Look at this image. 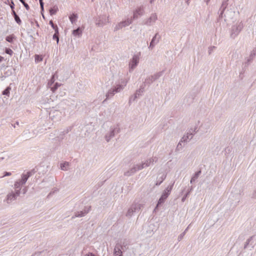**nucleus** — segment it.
<instances>
[{"label":"nucleus","instance_id":"obj_1","mask_svg":"<svg viewBox=\"0 0 256 256\" xmlns=\"http://www.w3.org/2000/svg\"><path fill=\"white\" fill-rule=\"evenodd\" d=\"M158 158L156 157H152L146 160L144 162H142L140 163L134 164L133 166L130 168V170L124 172V175L125 176H130L135 174L136 172L141 170L144 168L148 167L152 164H153L154 162H156Z\"/></svg>","mask_w":256,"mask_h":256},{"label":"nucleus","instance_id":"obj_41","mask_svg":"<svg viewBox=\"0 0 256 256\" xmlns=\"http://www.w3.org/2000/svg\"><path fill=\"white\" fill-rule=\"evenodd\" d=\"M50 24L51 25L52 27L56 30V28H58L56 25H54L52 20L50 22Z\"/></svg>","mask_w":256,"mask_h":256},{"label":"nucleus","instance_id":"obj_15","mask_svg":"<svg viewBox=\"0 0 256 256\" xmlns=\"http://www.w3.org/2000/svg\"><path fill=\"white\" fill-rule=\"evenodd\" d=\"M108 22V16H100L96 19V24L98 26L102 27Z\"/></svg>","mask_w":256,"mask_h":256},{"label":"nucleus","instance_id":"obj_24","mask_svg":"<svg viewBox=\"0 0 256 256\" xmlns=\"http://www.w3.org/2000/svg\"><path fill=\"white\" fill-rule=\"evenodd\" d=\"M12 14L14 18V20H16V22L18 24H20L21 23H22V21L20 18V17L18 16V15H17V14H16V12H15V11L14 10H12Z\"/></svg>","mask_w":256,"mask_h":256},{"label":"nucleus","instance_id":"obj_50","mask_svg":"<svg viewBox=\"0 0 256 256\" xmlns=\"http://www.w3.org/2000/svg\"><path fill=\"white\" fill-rule=\"evenodd\" d=\"M23 194H25L26 192V188H24L22 190Z\"/></svg>","mask_w":256,"mask_h":256},{"label":"nucleus","instance_id":"obj_37","mask_svg":"<svg viewBox=\"0 0 256 256\" xmlns=\"http://www.w3.org/2000/svg\"><path fill=\"white\" fill-rule=\"evenodd\" d=\"M71 130V128H67L66 130H64V131L62 132V135L64 136L65 134H68L70 131Z\"/></svg>","mask_w":256,"mask_h":256},{"label":"nucleus","instance_id":"obj_28","mask_svg":"<svg viewBox=\"0 0 256 256\" xmlns=\"http://www.w3.org/2000/svg\"><path fill=\"white\" fill-rule=\"evenodd\" d=\"M200 173L201 172L200 170L194 174V176L191 178L190 181L191 184L194 182L198 178Z\"/></svg>","mask_w":256,"mask_h":256},{"label":"nucleus","instance_id":"obj_3","mask_svg":"<svg viewBox=\"0 0 256 256\" xmlns=\"http://www.w3.org/2000/svg\"><path fill=\"white\" fill-rule=\"evenodd\" d=\"M127 82L126 80L121 79L118 82L115 83L106 94V99L104 102L112 98L116 94L122 91L126 86Z\"/></svg>","mask_w":256,"mask_h":256},{"label":"nucleus","instance_id":"obj_47","mask_svg":"<svg viewBox=\"0 0 256 256\" xmlns=\"http://www.w3.org/2000/svg\"><path fill=\"white\" fill-rule=\"evenodd\" d=\"M191 224H190L188 225V226L186 228V229L184 230V232H185V234L186 233V232L189 229L190 226Z\"/></svg>","mask_w":256,"mask_h":256},{"label":"nucleus","instance_id":"obj_30","mask_svg":"<svg viewBox=\"0 0 256 256\" xmlns=\"http://www.w3.org/2000/svg\"><path fill=\"white\" fill-rule=\"evenodd\" d=\"M78 18L76 14H73L70 16V20L72 24L75 22Z\"/></svg>","mask_w":256,"mask_h":256},{"label":"nucleus","instance_id":"obj_27","mask_svg":"<svg viewBox=\"0 0 256 256\" xmlns=\"http://www.w3.org/2000/svg\"><path fill=\"white\" fill-rule=\"evenodd\" d=\"M55 33L53 35L52 38L53 40H56L57 44L58 43L59 38H58V28H56V30L54 31Z\"/></svg>","mask_w":256,"mask_h":256},{"label":"nucleus","instance_id":"obj_11","mask_svg":"<svg viewBox=\"0 0 256 256\" xmlns=\"http://www.w3.org/2000/svg\"><path fill=\"white\" fill-rule=\"evenodd\" d=\"M164 70H162L159 72H157L153 75L150 76L145 79L144 84L145 85L150 86L154 82L158 80L160 76L164 74Z\"/></svg>","mask_w":256,"mask_h":256},{"label":"nucleus","instance_id":"obj_51","mask_svg":"<svg viewBox=\"0 0 256 256\" xmlns=\"http://www.w3.org/2000/svg\"><path fill=\"white\" fill-rule=\"evenodd\" d=\"M56 191H58V190H55L54 191L51 192L49 194L48 196H50V194H54L55 192H56Z\"/></svg>","mask_w":256,"mask_h":256},{"label":"nucleus","instance_id":"obj_5","mask_svg":"<svg viewBox=\"0 0 256 256\" xmlns=\"http://www.w3.org/2000/svg\"><path fill=\"white\" fill-rule=\"evenodd\" d=\"M143 206V204L134 202L128 208L126 216L128 218H131L135 213L138 212Z\"/></svg>","mask_w":256,"mask_h":256},{"label":"nucleus","instance_id":"obj_8","mask_svg":"<svg viewBox=\"0 0 256 256\" xmlns=\"http://www.w3.org/2000/svg\"><path fill=\"white\" fill-rule=\"evenodd\" d=\"M174 184V182L168 186V187L163 191L162 194L158 200V204L154 210L163 204L166 200L168 198V196L170 194V192L172 189V187Z\"/></svg>","mask_w":256,"mask_h":256},{"label":"nucleus","instance_id":"obj_29","mask_svg":"<svg viewBox=\"0 0 256 256\" xmlns=\"http://www.w3.org/2000/svg\"><path fill=\"white\" fill-rule=\"evenodd\" d=\"M192 186H190V188L188 190V192H186V193L184 195V196L182 197V202H184L186 200V198L189 195V194H190V192L192 191Z\"/></svg>","mask_w":256,"mask_h":256},{"label":"nucleus","instance_id":"obj_34","mask_svg":"<svg viewBox=\"0 0 256 256\" xmlns=\"http://www.w3.org/2000/svg\"><path fill=\"white\" fill-rule=\"evenodd\" d=\"M60 84L56 82L54 86L51 88V90L52 91V92H54L58 89V88L60 86Z\"/></svg>","mask_w":256,"mask_h":256},{"label":"nucleus","instance_id":"obj_16","mask_svg":"<svg viewBox=\"0 0 256 256\" xmlns=\"http://www.w3.org/2000/svg\"><path fill=\"white\" fill-rule=\"evenodd\" d=\"M160 36L158 33L156 34L152 38V41L150 44V46H148V48L152 49L156 44L160 41Z\"/></svg>","mask_w":256,"mask_h":256},{"label":"nucleus","instance_id":"obj_52","mask_svg":"<svg viewBox=\"0 0 256 256\" xmlns=\"http://www.w3.org/2000/svg\"><path fill=\"white\" fill-rule=\"evenodd\" d=\"M10 8L12 9V10H14V4L12 3V5L10 6Z\"/></svg>","mask_w":256,"mask_h":256},{"label":"nucleus","instance_id":"obj_46","mask_svg":"<svg viewBox=\"0 0 256 256\" xmlns=\"http://www.w3.org/2000/svg\"><path fill=\"white\" fill-rule=\"evenodd\" d=\"M11 174H12L10 172H5L4 176H10Z\"/></svg>","mask_w":256,"mask_h":256},{"label":"nucleus","instance_id":"obj_10","mask_svg":"<svg viewBox=\"0 0 256 256\" xmlns=\"http://www.w3.org/2000/svg\"><path fill=\"white\" fill-rule=\"evenodd\" d=\"M120 132V128L118 126H110V131L106 134L104 136L106 141L109 142L114 136L115 134L119 133Z\"/></svg>","mask_w":256,"mask_h":256},{"label":"nucleus","instance_id":"obj_25","mask_svg":"<svg viewBox=\"0 0 256 256\" xmlns=\"http://www.w3.org/2000/svg\"><path fill=\"white\" fill-rule=\"evenodd\" d=\"M82 31L80 28L72 31V34L74 36L80 37L82 35Z\"/></svg>","mask_w":256,"mask_h":256},{"label":"nucleus","instance_id":"obj_14","mask_svg":"<svg viewBox=\"0 0 256 256\" xmlns=\"http://www.w3.org/2000/svg\"><path fill=\"white\" fill-rule=\"evenodd\" d=\"M157 20L158 16L156 14L154 13L150 15V18L144 20L142 22V24L148 26H151L155 23Z\"/></svg>","mask_w":256,"mask_h":256},{"label":"nucleus","instance_id":"obj_43","mask_svg":"<svg viewBox=\"0 0 256 256\" xmlns=\"http://www.w3.org/2000/svg\"><path fill=\"white\" fill-rule=\"evenodd\" d=\"M215 48L214 46H211L208 48V54H210L213 51L214 49Z\"/></svg>","mask_w":256,"mask_h":256},{"label":"nucleus","instance_id":"obj_33","mask_svg":"<svg viewBox=\"0 0 256 256\" xmlns=\"http://www.w3.org/2000/svg\"><path fill=\"white\" fill-rule=\"evenodd\" d=\"M58 10V8L57 7H54L50 10V14L51 16L54 15L56 14Z\"/></svg>","mask_w":256,"mask_h":256},{"label":"nucleus","instance_id":"obj_19","mask_svg":"<svg viewBox=\"0 0 256 256\" xmlns=\"http://www.w3.org/2000/svg\"><path fill=\"white\" fill-rule=\"evenodd\" d=\"M90 210V207L88 209H84L80 212H78L75 213L74 215L72 217V219H74L76 218H80L84 216Z\"/></svg>","mask_w":256,"mask_h":256},{"label":"nucleus","instance_id":"obj_18","mask_svg":"<svg viewBox=\"0 0 256 256\" xmlns=\"http://www.w3.org/2000/svg\"><path fill=\"white\" fill-rule=\"evenodd\" d=\"M122 246L120 244H116L114 252V256H122Z\"/></svg>","mask_w":256,"mask_h":256},{"label":"nucleus","instance_id":"obj_49","mask_svg":"<svg viewBox=\"0 0 256 256\" xmlns=\"http://www.w3.org/2000/svg\"><path fill=\"white\" fill-rule=\"evenodd\" d=\"M204 1L206 3V4L208 5L210 1V0H204Z\"/></svg>","mask_w":256,"mask_h":256},{"label":"nucleus","instance_id":"obj_48","mask_svg":"<svg viewBox=\"0 0 256 256\" xmlns=\"http://www.w3.org/2000/svg\"><path fill=\"white\" fill-rule=\"evenodd\" d=\"M190 0H185V2L188 6L190 4Z\"/></svg>","mask_w":256,"mask_h":256},{"label":"nucleus","instance_id":"obj_6","mask_svg":"<svg viewBox=\"0 0 256 256\" xmlns=\"http://www.w3.org/2000/svg\"><path fill=\"white\" fill-rule=\"evenodd\" d=\"M32 172H28L26 174H22L21 176V179L16 182L14 184V188L15 190H20V192L21 187L26 184L28 179L32 176Z\"/></svg>","mask_w":256,"mask_h":256},{"label":"nucleus","instance_id":"obj_13","mask_svg":"<svg viewBox=\"0 0 256 256\" xmlns=\"http://www.w3.org/2000/svg\"><path fill=\"white\" fill-rule=\"evenodd\" d=\"M20 194V190H15V192H12L8 194L5 201L8 204L16 200Z\"/></svg>","mask_w":256,"mask_h":256},{"label":"nucleus","instance_id":"obj_35","mask_svg":"<svg viewBox=\"0 0 256 256\" xmlns=\"http://www.w3.org/2000/svg\"><path fill=\"white\" fill-rule=\"evenodd\" d=\"M252 236H251L246 240V242L244 244V249H246L247 248L250 242L252 240Z\"/></svg>","mask_w":256,"mask_h":256},{"label":"nucleus","instance_id":"obj_36","mask_svg":"<svg viewBox=\"0 0 256 256\" xmlns=\"http://www.w3.org/2000/svg\"><path fill=\"white\" fill-rule=\"evenodd\" d=\"M19 0L23 4L24 6L25 7V8L27 10H29L30 6H29L28 5V4L25 2L24 0Z\"/></svg>","mask_w":256,"mask_h":256},{"label":"nucleus","instance_id":"obj_26","mask_svg":"<svg viewBox=\"0 0 256 256\" xmlns=\"http://www.w3.org/2000/svg\"><path fill=\"white\" fill-rule=\"evenodd\" d=\"M182 143L184 142H181V140H180L176 148V152H179L183 149L184 146L182 144Z\"/></svg>","mask_w":256,"mask_h":256},{"label":"nucleus","instance_id":"obj_44","mask_svg":"<svg viewBox=\"0 0 256 256\" xmlns=\"http://www.w3.org/2000/svg\"><path fill=\"white\" fill-rule=\"evenodd\" d=\"M135 98V95L134 94V96H132L130 98V100H129V102H131L132 101H134L135 100L136 98Z\"/></svg>","mask_w":256,"mask_h":256},{"label":"nucleus","instance_id":"obj_9","mask_svg":"<svg viewBox=\"0 0 256 256\" xmlns=\"http://www.w3.org/2000/svg\"><path fill=\"white\" fill-rule=\"evenodd\" d=\"M140 52L134 54L130 60L128 64V72H132L137 66L139 63Z\"/></svg>","mask_w":256,"mask_h":256},{"label":"nucleus","instance_id":"obj_21","mask_svg":"<svg viewBox=\"0 0 256 256\" xmlns=\"http://www.w3.org/2000/svg\"><path fill=\"white\" fill-rule=\"evenodd\" d=\"M166 174H162L160 176L158 177L156 183V185L160 186L163 182V181L166 179Z\"/></svg>","mask_w":256,"mask_h":256},{"label":"nucleus","instance_id":"obj_17","mask_svg":"<svg viewBox=\"0 0 256 256\" xmlns=\"http://www.w3.org/2000/svg\"><path fill=\"white\" fill-rule=\"evenodd\" d=\"M50 116L54 122L58 121L60 120V112L58 110H54L50 112Z\"/></svg>","mask_w":256,"mask_h":256},{"label":"nucleus","instance_id":"obj_12","mask_svg":"<svg viewBox=\"0 0 256 256\" xmlns=\"http://www.w3.org/2000/svg\"><path fill=\"white\" fill-rule=\"evenodd\" d=\"M132 22V18H127L126 20L118 22L114 28V31H118L123 28L128 26Z\"/></svg>","mask_w":256,"mask_h":256},{"label":"nucleus","instance_id":"obj_39","mask_svg":"<svg viewBox=\"0 0 256 256\" xmlns=\"http://www.w3.org/2000/svg\"><path fill=\"white\" fill-rule=\"evenodd\" d=\"M5 52L7 54H10V56H12V54H13V51L11 49H10L9 48H6Z\"/></svg>","mask_w":256,"mask_h":256},{"label":"nucleus","instance_id":"obj_22","mask_svg":"<svg viewBox=\"0 0 256 256\" xmlns=\"http://www.w3.org/2000/svg\"><path fill=\"white\" fill-rule=\"evenodd\" d=\"M144 86H141L140 88L136 90L134 94L135 98H139L142 95V94L144 92Z\"/></svg>","mask_w":256,"mask_h":256},{"label":"nucleus","instance_id":"obj_23","mask_svg":"<svg viewBox=\"0 0 256 256\" xmlns=\"http://www.w3.org/2000/svg\"><path fill=\"white\" fill-rule=\"evenodd\" d=\"M69 166V162H64L60 164V169L62 170L66 171L68 170Z\"/></svg>","mask_w":256,"mask_h":256},{"label":"nucleus","instance_id":"obj_54","mask_svg":"<svg viewBox=\"0 0 256 256\" xmlns=\"http://www.w3.org/2000/svg\"><path fill=\"white\" fill-rule=\"evenodd\" d=\"M154 0H150V2L152 4Z\"/></svg>","mask_w":256,"mask_h":256},{"label":"nucleus","instance_id":"obj_4","mask_svg":"<svg viewBox=\"0 0 256 256\" xmlns=\"http://www.w3.org/2000/svg\"><path fill=\"white\" fill-rule=\"evenodd\" d=\"M197 132L196 126H195L194 128H190L181 138V142H184V144H188L193 138Z\"/></svg>","mask_w":256,"mask_h":256},{"label":"nucleus","instance_id":"obj_31","mask_svg":"<svg viewBox=\"0 0 256 256\" xmlns=\"http://www.w3.org/2000/svg\"><path fill=\"white\" fill-rule=\"evenodd\" d=\"M15 38V36L14 34H12L8 36H7L6 38V41L12 43L13 42L14 39Z\"/></svg>","mask_w":256,"mask_h":256},{"label":"nucleus","instance_id":"obj_20","mask_svg":"<svg viewBox=\"0 0 256 256\" xmlns=\"http://www.w3.org/2000/svg\"><path fill=\"white\" fill-rule=\"evenodd\" d=\"M144 14V10L142 8H139L136 9V10L134 12L133 16L132 19L136 20L137 19L139 16H141L143 15Z\"/></svg>","mask_w":256,"mask_h":256},{"label":"nucleus","instance_id":"obj_2","mask_svg":"<svg viewBox=\"0 0 256 256\" xmlns=\"http://www.w3.org/2000/svg\"><path fill=\"white\" fill-rule=\"evenodd\" d=\"M228 0H223L218 12L219 20L224 17L225 22L232 19L235 14V12L231 8L228 7Z\"/></svg>","mask_w":256,"mask_h":256},{"label":"nucleus","instance_id":"obj_40","mask_svg":"<svg viewBox=\"0 0 256 256\" xmlns=\"http://www.w3.org/2000/svg\"><path fill=\"white\" fill-rule=\"evenodd\" d=\"M185 234V232H183L178 236V242H180L182 239Z\"/></svg>","mask_w":256,"mask_h":256},{"label":"nucleus","instance_id":"obj_42","mask_svg":"<svg viewBox=\"0 0 256 256\" xmlns=\"http://www.w3.org/2000/svg\"><path fill=\"white\" fill-rule=\"evenodd\" d=\"M39 2H40V8H41L42 10H43L44 4L42 2V0H39Z\"/></svg>","mask_w":256,"mask_h":256},{"label":"nucleus","instance_id":"obj_32","mask_svg":"<svg viewBox=\"0 0 256 256\" xmlns=\"http://www.w3.org/2000/svg\"><path fill=\"white\" fill-rule=\"evenodd\" d=\"M11 90V88L10 86L7 87L2 92V94L6 95L7 96H9L10 94V92Z\"/></svg>","mask_w":256,"mask_h":256},{"label":"nucleus","instance_id":"obj_7","mask_svg":"<svg viewBox=\"0 0 256 256\" xmlns=\"http://www.w3.org/2000/svg\"><path fill=\"white\" fill-rule=\"evenodd\" d=\"M244 28L242 22H237L232 26L230 36L232 38H235L240 33Z\"/></svg>","mask_w":256,"mask_h":256},{"label":"nucleus","instance_id":"obj_53","mask_svg":"<svg viewBox=\"0 0 256 256\" xmlns=\"http://www.w3.org/2000/svg\"><path fill=\"white\" fill-rule=\"evenodd\" d=\"M4 158V157H0V162H1L2 160Z\"/></svg>","mask_w":256,"mask_h":256},{"label":"nucleus","instance_id":"obj_45","mask_svg":"<svg viewBox=\"0 0 256 256\" xmlns=\"http://www.w3.org/2000/svg\"><path fill=\"white\" fill-rule=\"evenodd\" d=\"M46 252H44H44H38V253H36V254L34 256H40V255L42 254H44H44H45Z\"/></svg>","mask_w":256,"mask_h":256},{"label":"nucleus","instance_id":"obj_38","mask_svg":"<svg viewBox=\"0 0 256 256\" xmlns=\"http://www.w3.org/2000/svg\"><path fill=\"white\" fill-rule=\"evenodd\" d=\"M42 58L41 56H39L38 55L35 56V62H40L42 61Z\"/></svg>","mask_w":256,"mask_h":256},{"label":"nucleus","instance_id":"obj_55","mask_svg":"<svg viewBox=\"0 0 256 256\" xmlns=\"http://www.w3.org/2000/svg\"><path fill=\"white\" fill-rule=\"evenodd\" d=\"M16 125H18V124H19L18 122H16Z\"/></svg>","mask_w":256,"mask_h":256}]
</instances>
